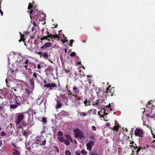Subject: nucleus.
<instances>
[{
	"label": "nucleus",
	"mask_w": 155,
	"mask_h": 155,
	"mask_svg": "<svg viewBox=\"0 0 155 155\" xmlns=\"http://www.w3.org/2000/svg\"><path fill=\"white\" fill-rule=\"evenodd\" d=\"M43 83L45 84L44 85V87L48 88L49 91L55 90L57 87V85L55 83L52 82L51 83L48 84L46 80L44 81Z\"/></svg>",
	"instance_id": "obj_1"
},
{
	"label": "nucleus",
	"mask_w": 155,
	"mask_h": 155,
	"mask_svg": "<svg viewBox=\"0 0 155 155\" xmlns=\"http://www.w3.org/2000/svg\"><path fill=\"white\" fill-rule=\"evenodd\" d=\"M74 136L76 138H79L82 139L84 137V135L83 133L78 128L75 129L73 130Z\"/></svg>",
	"instance_id": "obj_2"
},
{
	"label": "nucleus",
	"mask_w": 155,
	"mask_h": 155,
	"mask_svg": "<svg viewBox=\"0 0 155 155\" xmlns=\"http://www.w3.org/2000/svg\"><path fill=\"white\" fill-rule=\"evenodd\" d=\"M25 113V112H24L18 114V115L15 118V123L16 124H19L21 123V121L24 118V114Z\"/></svg>",
	"instance_id": "obj_3"
},
{
	"label": "nucleus",
	"mask_w": 155,
	"mask_h": 155,
	"mask_svg": "<svg viewBox=\"0 0 155 155\" xmlns=\"http://www.w3.org/2000/svg\"><path fill=\"white\" fill-rule=\"evenodd\" d=\"M134 134L136 136L142 137L143 133V131L141 129L136 128L135 130Z\"/></svg>",
	"instance_id": "obj_4"
},
{
	"label": "nucleus",
	"mask_w": 155,
	"mask_h": 155,
	"mask_svg": "<svg viewBox=\"0 0 155 155\" xmlns=\"http://www.w3.org/2000/svg\"><path fill=\"white\" fill-rule=\"evenodd\" d=\"M82 87H77L76 86H74L73 87V91L75 94H78L80 92V90L82 89Z\"/></svg>",
	"instance_id": "obj_5"
},
{
	"label": "nucleus",
	"mask_w": 155,
	"mask_h": 155,
	"mask_svg": "<svg viewBox=\"0 0 155 155\" xmlns=\"http://www.w3.org/2000/svg\"><path fill=\"white\" fill-rule=\"evenodd\" d=\"M74 99L73 102L77 106H79L83 104V101L81 98H78L77 96V98H74Z\"/></svg>",
	"instance_id": "obj_6"
},
{
	"label": "nucleus",
	"mask_w": 155,
	"mask_h": 155,
	"mask_svg": "<svg viewBox=\"0 0 155 155\" xmlns=\"http://www.w3.org/2000/svg\"><path fill=\"white\" fill-rule=\"evenodd\" d=\"M114 88L112 87V88L110 89H107V90L106 91V93L109 96H112L113 94L114 93Z\"/></svg>",
	"instance_id": "obj_7"
},
{
	"label": "nucleus",
	"mask_w": 155,
	"mask_h": 155,
	"mask_svg": "<svg viewBox=\"0 0 155 155\" xmlns=\"http://www.w3.org/2000/svg\"><path fill=\"white\" fill-rule=\"evenodd\" d=\"M96 92L97 95L100 97H102L104 95V92L101 88H97Z\"/></svg>",
	"instance_id": "obj_8"
},
{
	"label": "nucleus",
	"mask_w": 155,
	"mask_h": 155,
	"mask_svg": "<svg viewBox=\"0 0 155 155\" xmlns=\"http://www.w3.org/2000/svg\"><path fill=\"white\" fill-rule=\"evenodd\" d=\"M24 45L26 46L27 49L31 51H32V45L33 44L32 42L30 41H28V42H27V44L25 43H24Z\"/></svg>",
	"instance_id": "obj_9"
},
{
	"label": "nucleus",
	"mask_w": 155,
	"mask_h": 155,
	"mask_svg": "<svg viewBox=\"0 0 155 155\" xmlns=\"http://www.w3.org/2000/svg\"><path fill=\"white\" fill-rule=\"evenodd\" d=\"M21 97L19 96L15 98V102L18 106H21V104H23V101L21 100Z\"/></svg>",
	"instance_id": "obj_10"
},
{
	"label": "nucleus",
	"mask_w": 155,
	"mask_h": 155,
	"mask_svg": "<svg viewBox=\"0 0 155 155\" xmlns=\"http://www.w3.org/2000/svg\"><path fill=\"white\" fill-rule=\"evenodd\" d=\"M94 144V141H90L89 143H87L86 145L87 150L91 151L92 149V145H93Z\"/></svg>",
	"instance_id": "obj_11"
},
{
	"label": "nucleus",
	"mask_w": 155,
	"mask_h": 155,
	"mask_svg": "<svg viewBox=\"0 0 155 155\" xmlns=\"http://www.w3.org/2000/svg\"><path fill=\"white\" fill-rule=\"evenodd\" d=\"M29 82L31 87V90H33L35 87L34 79L33 78H30L29 80Z\"/></svg>",
	"instance_id": "obj_12"
},
{
	"label": "nucleus",
	"mask_w": 155,
	"mask_h": 155,
	"mask_svg": "<svg viewBox=\"0 0 155 155\" xmlns=\"http://www.w3.org/2000/svg\"><path fill=\"white\" fill-rule=\"evenodd\" d=\"M68 94L71 99H74V98H77V95L75 94L74 92H72L70 90L68 91Z\"/></svg>",
	"instance_id": "obj_13"
},
{
	"label": "nucleus",
	"mask_w": 155,
	"mask_h": 155,
	"mask_svg": "<svg viewBox=\"0 0 155 155\" xmlns=\"http://www.w3.org/2000/svg\"><path fill=\"white\" fill-rule=\"evenodd\" d=\"M51 43L48 42L45 43L41 47V49H44L45 48H48L51 45Z\"/></svg>",
	"instance_id": "obj_14"
},
{
	"label": "nucleus",
	"mask_w": 155,
	"mask_h": 155,
	"mask_svg": "<svg viewBox=\"0 0 155 155\" xmlns=\"http://www.w3.org/2000/svg\"><path fill=\"white\" fill-rule=\"evenodd\" d=\"M64 136L66 138L68 139V140H69L70 142H73V140L69 135L68 134H65Z\"/></svg>",
	"instance_id": "obj_15"
},
{
	"label": "nucleus",
	"mask_w": 155,
	"mask_h": 155,
	"mask_svg": "<svg viewBox=\"0 0 155 155\" xmlns=\"http://www.w3.org/2000/svg\"><path fill=\"white\" fill-rule=\"evenodd\" d=\"M57 104L55 108L56 109H59L61 107L62 104L58 101H57Z\"/></svg>",
	"instance_id": "obj_16"
},
{
	"label": "nucleus",
	"mask_w": 155,
	"mask_h": 155,
	"mask_svg": "<svg viewBox=\"0 0 155 155\" xmlns=\"http://www.w3.org/2000/svg\"><path fill=\"white\" fill-rule=\"evenodd\" d=\"M85 112H79L78 113L80 115L81 117H84L87 115V114Z\"/></svg>",
	"instance_id": "obj_17"
},
{
	"label": "nucleus",
	"mask_w": 155,
	"mask_h": 155,
	"mask_svg": "<svg viewBox=\"0 0 155 155\" xmlns=\"http://www.w3.org/2000/svg\"><path fill=\"white\" fill-rule=\"evenodd\" d=\"M28 131H26V130H24L22 132V135L26 137V138H27L28 137Z\"/></svg>",
	"instance_id": "obj_18"
},
{
	"label": "nucleus",
	"mask_w": 155,
	"mask_h": 155,
	"mask_svg": "<svg viewBox=\"0 0 155 155\" xmlns=\"http://www.w3.org/2000/svg\"><path fill=\"white\" fill-rule=\"evenodd\" d=\"M48 52H44L43 53L42 57H43L44 58L46 59L48 57Z\"/></svg>",
	"instance_id": "obj_19"
},
{
	"label": "nucleus",
	"mask_w": 155,
	"mask_h": 155,
	"mask_svg": "<svg viewBox=\"0 0 155 155\" xmlns=\"http://www.w3.org/2000/svg\"><path fill=\"white\" fill-rule=\"evenodd\" d=\"M120 126L118 125L117 126H114L113 128H111L112 130H115L116 131H117L118 130Z\"/></svg>",
	"instance_id": "obj_20"
},
{
	"label": "nucleus",
	"mask_w": 155,
	"mask_h": 155,
	"mask_svg": "<svg viewBox=\"0 0 155 155\" xmlns=\"http://www.w3.org/2000/svg\"><path fill=\"white\" fill-rule=\"evenodd\" d=\"M57 139L61 142H64L65 139H64L63 137H57Z\"/></svg>",
	"instance_id": "obj_21"
},
{
	"label": "nucleus",
	"mask_w": 155,
	"mask_h": 155,
	"mask_svg": "<svg viewBox=\"0 0 155 155\" xmlns=\"http://www.w3.org/2000/svg\"><path fill=\"white\" fill-rule=\"evenodd\" d=\"M107 109H108V110H110V111H111L112 109H111V106L110 104H109L108 105L106 106V108H105V109H104L105 110H107Z\"/></svg>",
	"instance_id": "obj_22"
},
{
	"label": "nucleus",
	"mask_w": 155,
	"mask_h": 155,
	"mask_svg": "<svg viewBox=\"0 0 155 155\" xmlns=\"http://www.w3.org/2000/svg\"><path fill=\"white\" fill-rule=\"evenodd\" d=\"M15 152L13 153V154L15 155H20V153L18 150L15 149H13Z\"/></svg>",
	"instance_id": "obj_23"
},
{
	"label": "nucleus",
	"mask_w": 155,
	"mask_h": 155,
	"mask_svg": "<svg viewBox=\"0 0 155 155\" xmlns=\"http://www.w3.org/2000/svg\"><path fill=\"white\" fill-rule=\"evenodd\" d=\"M18 106L17 104L11 105L10 107V108L15 109L18 107Z\"/></svg>",
	"instance_id": "obj_24"
},
{
	"label": "nucleus",
	"mask_w": 155,
	"mask_h": 155,
	"mask_svg": "<svg viewBox=\"0 0 155 155\" xmlns=\"http://www.w3.org/2000/svg\"><path fill=\"white\" fill-rule=\"evenodd\" d=\"M64 143L67 145H70V142L69 140L68 139H65L64 141Z\"/></svg>",
	"instance_id": "obj_25"
},
{
	"label": "nucleus",
	"mask_w": 155,
	"mask_h": 155,
	"mask_svg": "<svg viewBox=\"0 0 155 155\" xmlns=\"http://www.w3.org/2000/svg\"><path fill=\"white\" fill-rule=\"evenodd\" d=\"M59 36L58 35H57V34H56V35H53V36H52V37H51V39H53V38H57L58 39V40H59Z\"/></svg>",
	"instance_id": "obj_26"
},
{
	"label": "nucleus",
	"mask_w": 155,
	"mask_h": 155,
	"mask_svg": "<svg viewBox=\"0 0 155 155\" xmlns=\"http://www.w3.org/2000/svg\"><path fill=\"white\" fill-rule=\"evenodd\" d=\"M79 71L80 72V78H82L83 77L85 76L84 74L83 71H82L81 70H79Z\"/></svg>",
	"instance_id": "obj_27"
},
{
	"label": "nucleus",
	"mask_w": 155,
	"mask_h": 155,
	"mask_svg": "<svg viewBox=\"0 0 155 155\" xmlns=\"http://www.w3.org/2000/svg\"><path fill=\"white\" fill-rule=\"evenodd\" d=\"M81 153L83 155H87V152L84 149H83L81 151Z\"/></svg>",
	"instance_id": "obj_28"
},
{
	"label": "nucleus",
	"mask_w": 155,
	"mask_h": 155,
	"mask_svg": "<svg viewBox=\"0 0 155 155\" xmlns=\"http://www.w3.org/2000/svg\"><path fill=\"white\" fill-rule=\"evenodd\" d=\"M21 124L24 127H26L28 125V123L25 121H22Z\"/></svg>",
	"instance_id": "obj_29"
},
{
	"label": "nucleus",
	"mask_w": 155,
	"mask_h": 155,
	"mask_svg": "<svg viewBox=\"0 0 155 155\" xmlns=\"http://www.w3.org/2000/svg\"><path fill=\"white\" fill-rule=\"evenodd\" d=\"M66 155H71V153L70 151L69 150H66L65 152Z\"/></svg>",
	"instance_id": "obj_30"
},
{
	"label": "nucleus",
	"mask_w": 155,
	"mask_h": 155,
	"mask_svg": "<svg viewBox=\"0 0 155 155\" xmlns=\"http://www.w3.org/2000/svg\"><path fill=\"white\" fill-rule=\"evenodd\" d=\"M130 147H133L134 148V150H135L137 149H138V148L139 147V146H137V144L135 143L134 144V146H130Z\"/></svg>",
	"instance_id": "obj_31"
},
{
	"label": "nucleus",
	"mask_w": 155,
	"mask_h": 155,
	"mask_svg": "<svg viewBox=\"0 0 155 155\" xmlns=\"http://www.w3.org/2000/svg\"><path fill=\"white\" fill-rule=\"evenodd\" d=\"M83 102H84V104H85V105L86 106H87L88 105H90V104H89V103H90V102L89 101H88L89 103H88V104H87L88 102L87 101V99H86L85 101H84Z\"/></svg>",
	"instance_id": "obj_32"
},
{
	"label": "nucleus",
	"mask_w": 155,
	"mask_h": 155,
	"mask_svg": "<svg viewBox=\"0 0 155 155\" xmlns=\"http://www.w3.org/2000/svg\"><path fill=\"white\" fill-rule=\"evenodd\" d=\"M142 149V148L141 147L139 146V147L138 148L136 151L137 154L139 153Z\"/></svg>",
	"instance_id": "obj_33"
},
{
	"label": "nucleus",
	"mask_w": 155,
	"mask_h": 155,
	"mask_svg": "<svg viewBox=\"0 0 155 155\" xmlns=\"http://www.w3.org/2000/svg\"><path fill=\"white\" fill-rule=\"evenodd\" d=\"M152 101H149L148 102V104L146 105L147 107H150L149 106V105H151L152 104Z\"/></svg>",
	"instance_id": "obj_34"
},
{
	"label": "nucleus",
	"mask_w": 155,
	"mask_h": 155,
	"mask_svg": "<svg viewBox=\"0 0 155 155\" xmlns=\"http://www.w3.org/2000/svg\"><path fill=\"white\" fill-rule=\"evenodd\" d=\"M46 140H45L43 141L42 143L40 144V145L44 146L46 144Z\"/></svg>",
	"instance_id": "obj_35"
},
{
	"label": "nucleus",
	"mask_w": 155,
	"mask_h": 155,
	"mask_svg": "<svg viewBox=\"0 0 155 155\" xmlns=\"http://www.w3.org/2000/svg\"><path fill=\"white\" fill-rule=\"evenodd\" d=\"M58 136H61L62 137L63 135V133L61 131H58Z\"/></svg>",
	"instance_id": "obj_36"
},
{
	"label": "nucleus",
	"mask_w": 155,
	"mask_h": 155,
	"mask_svg": "<svg viewBox=\"0 0 155 155\" xmlns=\"http://www.w3.org/2000/svg\"><path fill=\"white\" fill-rule=\"evenodd\" d=\"M0 135L2 137L5 136L6 135V134L5 132L2 131L0 134Z\"/></svg>",
	"instance_id": "obj_37"
},
{
	"label": "nucleus",
	"mask_w": 155,
	"mask_h": 155,
	"mask_svg": "<svg viewBox=\"0 0 155 155\" xmlns=\"http://www.w3.org/2000/svg\"><path fill=\"white\" fill-rule=\"evenodd\" d=\"M94 105H99L100 104V102L99 100H97V102H95V103L94 104Z\"/></svg>",
	"instance_id": "obj_38"
},
{
	"label": "nucleus",
	"mask_w": 155,
	"mask_h": 155,
	"mask_svg": "<svg viewBox=\"0 0 155 155\" xmlns=\"http://www.w3.org/2000/svg\"><path fill=\"white\" fill-rule=\"evenodd\" d=\"M33 5L31 4V3H29L28 6V9H31L33 7Z\"/></svg>",
	"instance_id": "obj_39"
},
{
	"label": "nucleus",
	"mask_w": 155,
	"mask_h": 155,
	"mask_svg": "<svg viewBox=\"0 0 155 155\" xmlns=\"http://www.w3.org/2000/svg\"><path fill=\"white\" fill-rule=\"evenodd\" d=\"M47 34H48V35L47 36V37L48 38H49L51 37V38L52 37L53 35L51 34H49V33L48 31H47Z\"/></svg>",
	"instance_id": "obj_40"
},
{
	"label": "nucleus",
	"mask_w": 155,
	"mask_h": 155,
	"mask_svg": "<svg viewBox=\"0 0 155 155\" xmlns=\"http://www.w3.org/2000/svg\"><path fill=\"white\" fill-rule=\"evenodd\" d=\"M76 54V53L74 52H72L70 54V55L71 57H74Z\"/></svg>",
	"instance_id": "obj_41"
},
{
	"label": "nucleus",
	"mask_w": 155,
	"mask_h": 155,
	"mask_svg": "<svg viewBox=\"0 0 155 155\" xmlns=\"http://www.w3.org/2000/svg\"><path fill=\"white\" fill-rule=\"evenodd\" d=\"M42 121L44 123H45L46 122L47 120L46 119L45 117H43L42 118Z\"/></svg>",
	"instance_id": "obj_42"
},
{
	"label": "nucleus",
	"mask_w": 155,
	"mask_h": 155,
	"mask_svg": "<svg viewBox=\"0 0 155 155\" xmlns=\"http://www.w3.org/2000/svg\"><path fill=\"white\" fill-rule=\"evenodd\" d=\"M92 130V131H96L97 130L96 128L94 126H93L91 127Z\"/></svg>",
	"instance_id": "obj_43"
},
{
	"label": "nucleus",
	"mask_w": 155,
	"mask_h": 155,
	"mask_svg": "<svg viewBox=\"0 0 155 155\" xmlns=\"http://www.w3.org/2000/svg\"><path fill=\"white\" fill-rule=\"evenodd\" d=\"M64 71H65L66 73H69L71 71L69 70V69H64Z\"/></svg>",
	"instance_id": "obj_44"
},
{
	"label": "nucleus",
	"mask_w": 155,
	"mask_h": 155,
	"mask_svg": "<svg viewBox=\"0 0 155 155\" xmlns=\"http://www.w3.org/2000/svg\"><path fill=\"white\" fill-rule=\"evenodd\" d=\"M151 116H150V117L151 118H155V114H152L151 113H150V115Z\"/></svg>",
	"instance_id": "obj_45"
},
{
	"label": "nucleus",
	"mask_w": 155,
	"mask_h": 155,
	"mask_svg": "<svg viewBox=\"0 0 155 155\" xmlns=\"http://www.w3.org/2000/svg\"><path fill=\"white\" fill-rule=\"evenodd\" d=\"M74 42V40L73 39L71 40L70 41V45L71 46H72V44L73 43V42Z\"/></svg>",
	"instance_id": "obj_46"
},
{
	"label": "nucleus",
	"mask_w": 155,
	"mask_h": 155,
	"mask_svg": "<svg viewBox=\"0 0 155 155\" xmlns=\"http://www.w3.org/2000/svg\"><path fill=\"white\" fill-rule=\"evenodd\" d=\"M33 77H35V78H38V77L37 76V74L36 72H34V73H33Z\"/></svg>",
	"instance_id": "obj_47"
},
{
	"label": "nucleus",
	"mask_w": 155,
	"mask_h": 155,
	"mask_svg": "<svg viewBox=\"0 0 155 155\" xmlns=\"http://www.w3.org/2000/svg\"><path fill=\"white\" fill-rule=\"evenodd\" d=\"M29 62V60L28 59H26L25 61L23 63V64H28Z\"/></svg>",
	"instance_id": "obj_48"
},
{
	"label": "nucleus",
	"mask_w": 155,
	"mask_h": 155,
	"mask_svg": "<svg viewBox=\"0 0 155 155\" xmlns=\"http://www.w3.org/2000/svg\"><path fill=\"white\" fill-rule=\"evenodd\" d=\"M150 115V113H147L146 115V116L147 118H149L150 117V116H151V115Z\"/></svg>",
	"instance_id": "obj_49"
},
{
	"label": "nucleus",
	"mask_w": 155,
	"mask_h": 155,
	"mask_svg": "<svg viewBox=\"0 0 155 155\" xmlns=\"http://www.w3.org/2000/svg\"><path fill=\"white\" fill-rule=\"evenodd\" d=\"M48 38L47 37V36H44V37H43L42 38H41V40L42 41L44 39H47V38Z\"/></svg>",
	"instance_id": "obj_50"
},
{
	"label": "nucleus",
	"mask_w": 155,
	"mask_h": 155,
	"mask_svg": "<svg viewBox=\"0 0 155 155\" xmlns=\"http://www.w3.org/2000/svg\"><path fill=\"white\" fill-rule=\"evenodd\" d=\"M21 41H22L23 42H24V43L25 42V39H22V38H21L20 39V40H19L18 41L19 42H20Z\"/></svg>",
	"instance_id": "obj_51"
},
{
	"label": "nucleus",
	"mask_w": 155,
	"mask_h": 155,
	"mask_svg": "<svg viewBox=\"0 0 155 155\" xmlns=\"http://www.w3.org/2000/svg\"><path fill=\"white\" fill-rule=\"evenodd\" d=\"M54 148L56 150L58 151V152H59V149L58 147H57L55 146H54Z\"/></svg>",
	"instance_id": "obj_52"
},
{
	"label": "nucleus",
	"mask_w": 155,
	"mask_h": 155,
	"mask_svg": "<svg viewBox=\"0 0 155 155\" xmlns=\"http://www.w3.org/2000/svg\"><path fill=\"white\" fill-rule=\"evenodd\" d=\"M68 41L67 40H66L65 39H62L61 40V41H62V42L63 43H65L67 41Z\"/></svg>",
	"instance_id": "obj_53"
},
{
	"label": "nucleus",
	"mask_w": 155,
	"mask_h": 155,
	"mask_svg": "<svg viewBox=\"0 0 155 155\" xmlns=\"http://www.w3.org/2000/svg\"><path fill=\"white\" fill-rule=\"evenodd\" d=\"M75 154L76 155H81L80 151H79V152L77 151L75 152Z\"/></svg>",
	"instance_id": "obj_54"
},
{
	"label": "nucleus",
	"mask_w": 155,
	"mask_h": 155,
	"mask_svg": "<svg viewBox=\"0 0 155 155\" xmlns=\"http://www.w3.org/2000/svg\"><path fill=\"white\" fill-rule=\"evenodd\" d=\"M28 66V64H25V65H24V68H25V69L26 70H27L28 69V68L27 67Z\"/></svg>",
	"instance_id": "obj_55"
},
{
	"label": "nucleus",
	"mask_w": 155,
	"mask_h": 155,
	"mask_svg": "<svg viewBox=\"0 0 155 155\" xmlns=\"http://www.w3.org/2000/svg\"><path fill=\"white\" fill-rule=\"evenodd\" d=\"M21 34V38H22V39H24V35L23 34Z\"/></svg>",
	"instance_id": "obj_56"
},
{
	"label": "nucleus",
	"mask_w": 155,
	"mask_h": 155,
	"mask_svg": "<svg viewBox=\"0 0 155 155\" xmlns=\"http://www.w3.org/2000/svg\"><path fill=\"white\" fill-rule=\"evenodd\" d=\"M38 54L39 55H40V56L41 57V56H42V54H43V53H42V52H38Z\"/></svg>",
	"instance_id": "obj_57"
},
{
	"label": "nucleus",
	"mask_w": 155,
	"mask_h": 155,
	"mask_svg": "<svg viewBox=\"0 0 155 155\" xmlns=\"http://www.w3.org/2000/svg\"><path fill=\"white\" fill-rule=\"evenodd\" d=\"M106 126L107 127H109V128H110V125L109 123H107L106 124Z\"/></svg>",
	"instance_id": "obj_58"
},
{
	"label": "nucleus",
	"mask_w": 155,
	"mask_h": 155,
	"mask_svg": "<svg viewBox=\"0 0 155 155\" xmlns=\"http://www.w3.org/2000/svg\"><path fill=\"white\" fill-rule=\"evenodd\" d=\"M2 144V140H0V147H1Z\"/></svg>",
	"instance_id": "obj_59"
},
{
	"label": "nucleus",
	"mask_w": 155,
	"mask_h": 155,
	"mask_svg": "<svg viewBox=\"0 0 155 155\" xmlns=\"http://www.w3.org/2000/svg\"><path fill=\"white\" fill-rule=\"evenodd\" d=\"M37 68L38 69H39L41 68V65L39 64H38L37 65Z\"/></svg>",
	"instance_id": "obj_60"
},
{
	"label": "nucleus",
	"mask_w": 155,
	"mask_h": 155,
	"mask_svg": "<svg viewBox=\"0 0 155 155\" xmlns=\"http://www.w3.org/2000/svg\"><path fill=\"white\" fill-rule=\"evenodd\" d=\"M18 128L19 129L22 128V130H23V127H22V126L21 125H20V126H19L18 127Z\"/></svg>",
	"instance_id": "obj_61"
},
{
	"label": "nucleus",
	"mask_w": 155,
	"mask_h": 155,
	"mask_svg": "<svg viewBox=\"0 0 155 155\" xmlns=\"http://www.w3.org/2000/svg\"><path fill=\"white\" fill-rule=\"evenodd\" d=\"M45 127H44V129H43L42 130V132H45Z\"/></svg>",
	"instance_id": "obj_62"
},
{
	"label": "nucleus",
	"mask_w": 155,
	"mask_h": 155,
	"mask_svg": "<svg viewBox=\"0 0 155 155\" xmlns=\"http://www.w3.org/2000/svg\"><path fill=\"white\" fill-rule=\"evenodd\" d=\"M0 13L1 15L2 16H3V12L1 10H0Z\"/></svg>",
	"instance_id": "obj_63"
},
{
	"label": "nucleus",
	"mask_w": 155,
	"mask_h": 155,
	"mask_svg": "<svg viewBox=\"0 0 155 155\" xmlns=\"http://www.w3.org/2000/svg\"><path fill=\"white\" fill-rule=\"evenodd\" d=\"M30 38H31L33 39L35 38V37L34 36H31Z\"/></svg>",
	"instance_id": "obj_64"
}]
</instances>
